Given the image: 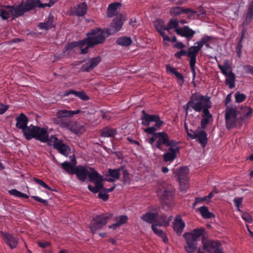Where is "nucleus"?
Wrapping results in <instances>:
<instances>
[{
  "label": "nucleus",
  "mask_w": 253,
  "mask_h": 253,
  "mask_svg": "<svg viewBox=\"0 0 253 253\" xmlns=\"http://www.w3.org/2000/svg\"><path fill=\"white\" fill-rule=\"evenodd\" d=\"M241 112H239L242 116L237 117L238 110L236 108L226 107L225 110V125L228 129L234 128L237 126H240L242 123L250 118L253 110L251 107L242 106Z\"/></svg>",
  "instance_id": "obj_1"
},
{
  "label": "nucleus",
  "mask_w": 253,
  "mask_h": 253,
  "mask_svg": "<svg viewBox=\"0 0 253 253\" xmlns=\"http://www.w3.org/2000/svg\"><path fill=\"white\" fill-rule=\"evenodd\" d=\"M157 193L163 201V208L166 211L170 210L173 205V187L170 185L163 183L159 185Z\"/></svg>",
  "instance_id": "obj_2"
},
{
  "label": "nucleus",
  "mask_w": 253,
  "mask_h": 253,
  "mask_svg": "<svg viewBox=\"0 0 253 253\" xmlns=\"http://www.w3.org/2000/svg\"><path fill=\"white\" fill-rule=\"evenodd\" d=\"M204 232V228H196L191 232L185 233L183 235L186 242L184 248L188 253H193L195 251L197 248V240L203 235Z\"/></svg>",
  "instance_id": "obj_3"
},
{
  "label": "nucleus",
  "mask_w": 253,
  "mask_h": 253,
  "mask_svg": "<svg viewBox=\"0 0 253 253\" xmlns=\"http://www.w3.org/2000/svg\"><path fill=\"white\" fill-rule=\"evenodd\" d=\"M47 137H48V133L47 128L38 126L30 125L29 129L25 132V138L27 140L35 138L42 142L45 143V141H47Z\"/></svg>",
  "instance_id": "obj_4"
},
{
  "label": "nucleus",
  "mask_w": 253,
  "mask_h": 253,
  "mask_svg": "<svg viewBox=\"0 0 253 253\" xmlns=\"http://www.w3.org/2000/svg\"><path fill=\"white\" fill-rule=\"evenodd\" d=\"M75 170L74 174H76L78 179L82 182H84L87 177L89 181H93L95 179L101 177V175L93 168L77 166Z\"/></svg>",
  "instance_id": "obj_5"
},
{
  "label": "nucleus",
  "mask_w": 253,
  "mask_h": 253,
  "mask_svg": "<svg viewBox=\"0 0 253 253\" xmlns=\"http://www.w3.org/2000/svg\"><path fill=\"white\" fill-rule=\"evenodd\" d=\"M86 36L85 39L87 41L89 46H94L103 43L105 38L109 36H107L105 29L103 30L99 28L91 30Z\"/></svg>",
  "instance_id": "obj_6"
},
{
  "label": "nucleus",
  "mask_w": 253,
  "mask_h": 253,
  "mask_svg": "<svg viewBox=\"0 0 253 253\" xmlns=\"http://www.w3.org/2000/svg\"><path fill=\"white\" fill-rule=\"evenodd\" d=\"M211 97L199 94H193L189 101V104L192 103V108L196 112H200L206 108L207 106L210 104V108L212 103L210 101Z\"/></svg>",
  "instance_id": "obj_7"
},
{
  "label": "nucleus",
  "mask_w": 253,
  "mask_h": 253,
  "mask_svg": "<svg viewBox=\"0 0 253 253\" xmlns=\"http://www.w3.org/2000/svg\"><path fill=\"white\" fill-rule=\"evenodd\" d=\"M27 12L20 4L15 7L14 6L0 5V16L2 20H6L10 16L13 15V18L23 15Z\"/></svg>",
  "instance_id": "obj_8"
},
{
  "label": "nucleus",
  "mask_w": 253,
  "mask_h": 253,
  "mask_svg": "<svg viewBox=\"0 0 253 253\" xmlns=\"http://www.w3.org/2000/svg\"><path fill=\"white\" fill-rule=\"evenodd\" d=\"M156 135L157 141L156 147L159 150H162V145L167 147H174L177 145V142L174 140H170L168 134L164 131L156 133Z\"/></svg>",
  "instance_id": "obj_9"
},
{
  "label": "nucleus",
  "mask_w": 253,
  "mask_h": 253,
  "mask_svg": "<svg viewBox=\"0 0 253 253\" xmlns=\"http://www.w3.org/2000/svg\"><path fill=\"white\" fill-rule=\"evenodd\" d=\"M111 214L106 215L104 214L97 215L93 217L90 225V229L92 233L102 228L107 223L108 220L111 217Z\"/></svg>",
  "instance_id": "obj_10"
},
{
  "label": "nucleus",
  "mask_w": 253,
  "mask_h": 253,
  "mask_svg": "<svg viewBox=\"0 0 253 253\" xmlns=\"http://www.w3.org/2000/svg\"><path fill=\"white\" fill-rule=\"evenodd\" d=\"M174 56L179 59H181L182 56H185L190 58L189 65L193 75V80H194L196 77L195 64L196 63V60L195 59L190 47L188 48L187 50H181V51L176 52Z\"/></svg>",
  "instance_id": "obj_11"
},
{
  "label": "nucleus",
  "mask_w": 253,
  "mask_h": 253,
  "mask_svg": "<svg viewBox=\"0 0 253 253\" xmlns=\"http://www.w3.org/2000/svg\"><path fill=\"white\" fill-rule=\"evenodd\" d=\"M202 244L203 249L207 252L210 253H222L223 252L222 249L220 247L221 244L219 241L211 240L205 241L203 240Z\"/></svg>",
  "instance_id": "obj_12"
},
{
  "label": "nucleus",
  "mask_w": 253,
  "mask_h": 253,
  "mask_svg": "<svg viewBox=\"0 0 253 253\" xmlns=\"http://www.w3.org/2000/svg\"><path fill=\"white\" fill-rule=\"evenodd\" d=\"M192 134H190L191 138L197 139V140L200 143L203 147H205L208 142L207 133L204 129H197L196 131H193Z\"/></svg>",
  "instance_id": "obj_13"
},
{
  "label": "nucleus",
  "mask_w": 253,
  "mask_h": 253,
  "mask_svg": "<svg viewBox=\"0 0 253 253\" xmlns=\"http://www.w3.org/2000/svg\"><path fill=\"white\" fill-rule=\"evenodd\" d=\"M16 127L22 130L25 137V132L29 129V126H27V124L29 122L28 117L24 114L21 113L16 118Z\"/></svg>",
  "instance_id": "obj_14"
},
{
  "label": "nucleus",
  "mask_w": 253,
  "mask_h": 253,
  "mask_svg": "<svg viewBox=\"0 0 253 253\" xmlns=\"http://www.w3.org/2000/svg\"><path fill=\"white\" fill-rule=\"evenodd\" d=\"M123 24V21L121 16L114 18L110 28L105 29L107 36H110L118 32L122 28Z\"/></svg>",
  "instance_id": "obj_15"
},
{
  "label": "nucleus",
  "mask_w": 253,
  "mask_h": 253,
  "mask_svg": "<svg viewBox=\"0 0 253 253\" xmlns=\"http://www.w3.org/2000/svg\"><path fill=\"white\" fill-rule=\"evenodd\" d=\"M179 148L177 146L169 147L168 151L164 154L163 160L165 162H172L177 157V154L179 152Z\"/></svg>",
  "instance_id": "obj_16"
},
{
  "label": "nucleus",
  "mask_w": 253,
  "mask_h": 253,
  "mask_svg": "<svg viewBox=\"0 0 253 253\" xmlns=\"http://www.w3.org/2000/svg\"><path fill=\"white\" fill-rule=\"evenodd\" d=\"M176 34L181 37L187 38L188 41L191 40L195 34V31L185 26L183 27H178L175 30Z\"/></svg>",
  "instance_id": "obj_17"
},
{
  "label": "nucleus",
  "mask_w": 253,
  "mask_h": 253,
  "mask_svg": "<svg viewBox=\"0 0 253 253\" xmlns=\"http://www.w3.org/2000/svg\"><path fill=\"white\" fill-rule=\"evenodd\" d=\"M101 59L100 57L97 56L91 58L88 62L82 66V71L89 72L93 70L100 62Z\"/></svg>",
  "instance_id": "obj_18"
},
{
  "label": "nucleus",
  "mask_w": 253,
  "mask_h": 253,
  "mask_svg": "<svg viewBox=\"0 0 253 253\" xmlns=\"http://www.w3.org/2000/svg\"><path fill=\"white\" fill-rule=\"evenodd\" d=\"M185 224L180 215H176L173 222V228L178 236H180Z\"/></svg>",
  "instance_id": "obj_19"
},
{
  "label": "nucleus",
  "mask_w": 253,
  "mask_h": 253,
  "mask_svg": "<svg viewBox=\"0 0 253 253\" xmlns=\"http://www.w3.org/2000/svg\"><path fill=\"white\" fill-rule=\"evenodd\" d=\"M160 119L158 115H149L146 112L145 110L142 111V115L141 119L142 120V125L144 126H148L151 122H154Z\"/></svg>",
  "instance_id": "obj_20"
},
{
  "label": "nucleus",
  "mask_w": 253,
  "mask_h": 253,
  "mask_svg": "<svg viewBox=\"0 0 253 253\" xmlns=\"http://www.w3.org/2000/svg\"><path fill=\"white\" fill-rule=\"evenodd\" d=\"M210 109V104L207 106L206 108L203 110L202 114V119L201 121V127L202 129H205L208 124L210 122V120H212V116L210 114L209 111Z\"/></svg>",
  "instance_id": "obj_21"
},
{
  "label": "nucleus",
  "mask_w": 253,
  "mask_h": 253,
  "mask_svg": "<svg viewBox=\"0 0 253 253\" xmlns=\"http://www.w3.org/2000/svg\"><path fill=\"white\" fill-rule=\"evenodd\" d=\"M66 129L70 130L75 134L82 133L84 130L83 126L79 123L71 120L69 122L68 127H67Z\"/></svg>",
  "instance_id": "obj_22"
},
{
  "label": "nucleus",
  "mask_w": 253,
  "mask_h": 253,
  "mask_svg": "<svg viewBox=\"0 0 253 253\" xmlns=\"http://www.w3.org/2000/svg\"><path fill=\"white\" fill-rule=\"evenodd\" d=\"M170 13L175 15H179L182 13H189L192 15L194 13H197L198 11L191 9L190 8H185L182 7H174L170 10Z\"/></svg>",
  "instance_id": "obj_23"
},
{
  "label": "nucleus",
  "mask_w": 253,
  "mask_h": 253,
  "mask_svg": "<svg viewBox=\"0 0 253 253\" xmlns=\"http://www.w3.org/2000/svg\"><path fill=\"white\" fill-rule=\"evenodd\" d=\"M4 241L11 249L15 248L18 244V239L9 233H2Z\"/></svg>",
  "instance_id": "obj_24"
},
{
  "label": "nucleus",
  "mask_w": 253,
  "mask_h": 253,
  "mask_svg": "<svg viewBox=\"0 0 253 253\" xmlns=\"http://www.w3.org/2000/svg\"><path fill=\"white\" fill-rule=\"evenodd\" d=\"M72 162L73 163V165L69 162H65L62 163L61 165L63 169L65 170L67 172L70 174H74L73 172H74L76 167L75 166L76 164V160L75 157H74L72 159Z\"/></svg>",
  "instance_id": "obj_25"
},
{
  "label": "nucleus",
  "mask_w": 253,
  "mask_h": 253,
  "mask_svg": "<svg viewBox=\"0 0 253 253\" xmlns=\"http://www.w3.org/2000/svg\"><path fill=\"white\" fill-rule=\"evenodd\" d=\"M179 182L182 180H187L188 169L187 167H181L176 171Z\"/></svg>",
  "instance_id": "obj_26"
},
{
  "label": "nucleus",
  "mask_w": 253,
  "mask_h": 253,
  "mask_svg": "<svg viewBox=\"0 0 253 253\" xmlns=\"http://www.w3.org/2000/svg\"><path fill=\"white\" fill-rule=\"evenodd\" d=\"M87 9V5L85 2H82L77 5L75 9V13L79 16H83L86 13Z\"/></svg>",
  "instance_id": "obj_27"
},
{
  "label": "nucleus",
  "mask_w": 253,
  "mask_h": 253,
  "mask_svg": "<svg viewBox=\"0 0 253 253\" xmlns=\"http://www.w3.org/2000/svg\"><path fill=\"white\" fill-rule=\"evenodd\" d=\"M121 4L120 2H114L110 4L107 8V16L112 17L115 15L117 9L120 8Z\"/></svg>",
  "instance_id": "obj_28"
},
{
  "label": "nucleus",
  "mask_w": 253,
  "mask_h": 253,
  "mask_svg": "<svg viewBox=\"0 0 253 253\" xmlns=\"http://www.w3.org/2000/svg\"><path fill=\"white\" fill-rule=\"evenodd\" d=\"M227 77L225 80V84L228 86L229 88H233L235 86V75L232 72V70L227 72L226 75H224Z\"/></svg>",
  "instance_id": "obj_29"
},
{
  "label": "nucleus",
  "mask_w": 253,
  "mask_h": 253,
  "mask_svg": "<svg viewBox=\"0 0 253 253\" xmlns=\"http://www.w3.org/2000/svg\"><path fill=\"white\" fill-rule=\"evenodd\" d=\"M55 148L62 154L65 156H68L70 153V148L65 143H63L62 140H60L58 145H56Z\"/></svg>",
  "instance_id": "obj_30"
},
{
  "label": "nucleus",
  "mask_w": 253,
  "mask_h": 253,
  "mask_svg": "<svg viewBox=\"0 0 253 253\" xmlns=\"http://www.w3.org/2000/svg\"><path fill=\"white\" fill-rule=\"evenodd\" d=\"M157 212H146L141 216V218L144 221L149 223H155Z\"/></svg>",
  "instance_id": "obj_31"
},
{
  "label": "nucleus",
  "mask_w": 253,
  "mask_h": 253,
  "mask_svg": "<svg viewBox=\"0 0 253 253\" xmlns=\"http://www.w3.org/2000/svg\"><path fill=\"white\" fill-rule=\"evenodd\" d=\"M38 2L39 1L37 0H26L25 1H22L21 4L28 12L37 7Z\"/></svg>",
  "instance_id": "obj_32"
},
{
  "label": "nucleus",
  "mask_w": 253,
  "mask_h": 253,
  "mask_svg": "<svg viewBox=\"0 0 253 253\" xmlns=\"http://www.w3.org/2000/svg\"><path fill=\"white\" fill-rule=\"evenodd\" d=\"M117 134L116 129L112 128L109 127H105L100 130V135L102 137H114Z\"/></svg>",
  "instance_id": "obj_33"
},
{
  "label": "nucleus",
  "mask_w": 253,
  "mask_h": 253,
  "mask_svg": "<svg viewBox=\"0 0 253 253\" xmlns=\"http://www.w3.org/2000/svg\"><path fill=\"white\" fill-rule=\"evenodd\" d=\"M52 121L55 124L59 126L62 128H66L70 120L64 118H60L56 116L52 119Z\"/></svg>",
  "instance_id": "obj_34"
},
{
  "label": "nucleus",
  "mask_w": 253,
  "mask_h": 253,
  "mask_svg": "<svg viewBox=\"0 0 253 253\" xmlns=\"http://www.w3.org/2000/svg\"><path fill=\"white\" fill-rule=\"evenodd\" d=\"M53 22V16L50 14L48 16V20L44 23H40L39 24V27L41 29L48 30L54 27Z\"/></svg>",
  "instance_id": "obj_35"
},
{
  "label": "nucleus",
  "mask_w": 253,
  "mask_h": 253,
  "mask_svg": "<svg viewBox=\"0 0 253 253\" xmlns=\"http://www.w3.org/2000/svg\"><path fill=\"white\" fill-rule=\"evenodd\" d=\"M151 228L155 234L161 237L165 243H167L168 242L166 234L163 232V230L157 228V226H156V225H154V224H152Z\"/></svg>",
  "instance_id": "obj_36"
},
{
  "label": "nucleus",
  "mask_w": 253,
  "mask_h": 253,
  "mask_svg": "<svg viewBox=\"0 0 253 253\" xmlns=\"http://www.w3.org/2000/svg\"><path fill=\"white\" fill-rule=\"evenodd\" d=\"M253 18V0L249 4L248 12L247 13L245 21L243 22V25H247L251 22Z\"/></svg>",
  "instance_id": "obj_37"
},
{
  "label": "nucleus",
  "mask_w": 253,
  "mask_h": 253,
  "mask_svg": "<svg viewBox=\"0 0 253 253\" xmlns=\"http://www.w3.org/2000/svg\"><path fill=\"white\" fill-rule=\"evenodd\" d=\"M198 211L201 214L204 218H211L214 217V214L209 211L208 208L205 206L201 207L198 209Z\"/></svg>",
  "instance_id": "obj_38"
},
{
  "label": "nucleus",
  "mask_w": 253,
  "mask_h": 253,
  "mask_svg": "<svg viewBox=\"0 0 253 253\" xmlns=\"http://www.w3.org/2000/svg\"><path fill=\"white\" fill-rule=\"evenodd\" d=\"M116 42L117 44L125 46H129L132 43L131 39L127 37H122L119 38L117 39Z\"/></svg>",
  "instance_id": "obj_39"
},
{
  "label": "nucleus",
  "mask_w": 253,
  "mask_h": 253,
  "mask_svg": "<svg viewBox=\"0 0 253 253\" xmlns=\"http://www.w3.org/2000/svg\"><path fill=\"white\" fill-rule=\"evenodd\" d=\"M196 44H197V45L191 46L190 47V48L192 52V54L195 59L196 60V56L198 54L199 51L202 49V48L204 46V44L201 41V40L197 42Z\"/></svg>",
  "instance_id": "obj_40"
},
{
  "label": "nucleus",
  "mask_w": 253,
  "mask_h": 253,
  "mask_svg": "<svg viewBox=\"0 0 253 253\" xmlns=\"http://www.w3.org/2000/svg\"><path fill=\"white\" fill-rule=\"evenodd\" d=\"M166 70L167 72L174 75L177 79L181 80L182 82L184 81V77L183 75L179 72H177L176 69L173 67L167 65H166Z\"/></svg>",
  "instance_id": "obj_41"
},
{
  "label": "nucleus",
  "mask_w": 253,
  "mask_h": 253,
  "mask_svg": "<svg viewBox=\"0 0 253 253\" xmlns=\"http://www.w3.org/2000/svg\"><path fill=\"white\" fill-rule=\"evenodd\" d=\"M123 170V167H121L118 169H109V175L115 179L118 180L120 178L121 172Z\"/></svg>",
  "instance_id": "obj_42"
},
{
  "label": "nucleus",
  "mask_w": 253,
  "mask_h": 253,
  "mask_svg": "<svg viewBox=\"0 0 253 253\" xmlns=\"http://www.w3.org/2000/svg\"><path fill=\"white\" fill-rule=\"evenodd\" d=\"M166 219L167 216L165 214H159L157 212V216L156 218V223L153 224L156 225V226H165Z\"/></svg>",
  "instance_id": "obj_43"
},
{
  "label": "nucleus",
  "mask_w": 253,
  "mask_h": 253,
  "mask_svg": "<svg viewBox=\"0 0 253 253\" xmlns=\"http://www.w3.org/2000/svg\"><path fill=\"white\" fill-rule=\"evenodd\" d=\"M87 41L85 39L80 41L79 47L81 48V54H86L88 52V48L93 47L94 46H89Z\"/></svg>",
  "instance_id": "obj_44"
},
{
  "label": "nucleus",
  "mask_w": 253,
  "mask_h": 253,
  "mask_svg": "<svg viewBox=\"0 0 253 253\" xmlns=\"http://www.w3.org/2000/svg\"><path fill=\"white\" fill-rule=\"evenodd\" d=\"M218 67L223 75H226L227 72H228L230 70H232L228 60H225L223 61V66L218 64Z\"/></svg>",
  "instance_id": "obj_45"
},
{
  "label": "nucleus",
  "mask_w": 253,
  "mask_h": 253,
  "mask_svg": "<svg viewBox=\"0 0 253 253\" xmlns=\"http://www.w3.org/2000/svg\"><path fill=\"white\" fill-rule=\"evenodd\" d=\"M8 192L10 195L13 196L15 197L26 199L29 198V196L28 195L22 193L15 189L9 190Z\"/></svg>",
  "instance_id": "obj_46"
},
{
  "label": "nucleus",
  "mask_w": 253,
  "mask_h": 253,
  "mask_svg": "<svg viewBox=\"0 0 253 253\" xmlns=\"http://www.w3.org/2000/svg\"><path fill=\"white\" fill-rule=\"evenodd\" d=\"M56 116L66 119L67 118L72 117L71 110H59L56 113Z\"/></svg>",
  "instance_id": "obj_47"
},
{
  "label": "nucleus",
  "mask_w": 253,
  "mask_h": 253,
  "mask_svg": "<svg viewBox=\"0 0 253 253\" xmlns=\"http://www.w3.org/2000/svg\"><path fill=\"white\" fill-rule=\"evenodd\" d=\"M60 140H58L57 137L54 135H51L50 138L49 136L47 138V141H45L48 145L50 146H53L54 148H55L56 145L58 144V142Z\"/></svg>",
  "instance_id": "obj_48"
},
{
  "label": "nucleus",
  "mask_w": 253,
  "mask_h": 253,
  "mask_svg": "<svg viewBox=\"0 0 253 253\" xmlns=\"http://www.w3.org/2000/svg\"><path fill=\"white\" fill-rule=\"evenodd\" d=\"M235 101L236 102L240 103L243 102L246 98V96L244 93H241L237 91L235 94Z\"/></svg>",
  "instance_id": "obj_49"
},
{
  "label": "nucleus",
  "mask_w": 253,
  "mask_h": 253,
  "mask_svg": "<svg viewBox=\"0 0 253 253\" xmlns=\"http://www.w3.org/2000/svg\"><path fill=\"white\" fill-rule=\"evenodd\" d=\"M102 176L98 179H95L93 181H90L91 182H94L95 184V187L98 190V191L100 190H102V192H103V187L102 183H101Z\"/></svg>",
  "instance_id": "obj_50"
},
{
  "label": "nucleus",
  "mask_w": 253,
  "mask_h": 253,
  "mask_svg": "<svg viewBox=\"0 0 253 253\" xmlns=\"http://www.w3.org/2000/svg\"><path fill=\"white\" fill-rule=\"evenodd\" d=\"M121 172L123 174V181L125 184L127 183L130 181V178L128 171L123 167V170Z\"/></svg>",
  "instance_id": "obj_51"
},
{
  "label": "nucleus",
  "mask_w": 253,
  "mask_h": 253,
  "mask_svg": "<svg viewBox=\"0 0 253 253\" xmlns=\"http://www.w3.org/2000/svg\"><path fill=\"white\" fill-rule=\"evenodd\" d=\"M242 40H240L237 43L236 48V51L237 53V56L240 58L242 54V48L243 47L242 45Z\"/></svg>",
  "instance_id": "obj_52"
},
{
  "label": "nucleus",
  "mask_w": 253,
  "mask_h": 253,
  "mask_svg": "<svg viewBox=\"0 0 253 253\" xmlns=\"http://www.w3.org/2000/svg\"><path fill=\"white\" fill-rule=\"evenodd\" d=\"M80 44V41L78 42H74L71 43H69L66 46V48L67 50H70L73 49L75 47H79V45Z\"/></svg>",
  "instance_id": "obj_53"
},
{
  "label": "nucleus",
  "mask_w": 253,
  "mask_h": 253,
  "mask_svg": "<svg viewBox=\"0 0 253 253\" xmlns=\"http://www.w3.org/2000/svg\"><path fill=\"white\" fill-rule=\"evenodd\" d=\"M169 24L175 30L177 29L178 26V22L175 18H171L169 22Z\"/></svg>",
  "instance_id": "obj_54"
},
{
  "label": "nucleus",
  "mask_w": 253,
  "mask_h": 253,
  "mask_svg": "<svg viewBox=\"0 0 253 253\" xmlns=\"http://www.w3.org/2000/svg\"><path fill=\"white\" fill-rule=\"evenodd\" d=\"M98 197L102 200L103 201H107L109 198V195L107 194V193L106 192H100L98 194Z\"/></svg>",
  "instance_id": "obj_55"
},
{
  "label": "nucleus",
  "mask_w": 253,
  "mask_h": 253,
  "mask_svg": "<svg viewBox=\"0 0 253 253\" xmlns=\"http://www.w3.org/2000/svg\"><path fill=\"white\" fill-rule=\"evenodd\" d=\"M186 180H182L181 182H179L180 185V188L182 192H185L188 188V184L186 182Z\"/></svg>",
  "instance_id": "obj_56"
},
{
  "label": "nucleus",
  "mask_w": 253,
  "mask_h": 253,
  "mask_svg": "<svg viewBox=\"0 0 253 253\" xmlns=\"http://www.w3.org/2000/svg\"><path fill=\"white\" fill-rule=\"evenodd\" d=\"M242 218L244 220L248 222V223H252L253 221V218L249 213L247 212L244 213L242 214Z\"/></svg>",
  "instance_id": "obj_57"
},
{
  "label": "nucleus",
  "mask_w": 253,
  "mask_h": 253,
  "mask_svg": "<svg viewBox=\"0 0 253 253\" xmlns=\"http://www.w3.org/2000/svg\"><path fill=\"white\" fill-rule=\"evenodd\" d=\"M31 198H32L33 199H34L35 200L38 202L42 203L45 206L48 205V201L46 200L42 199L40 197L36 196H31Z\"/></svg>",
  "instance_id": "obj_58"
},
{
  "label": "nucleus",
  "mask_w": 253,
  "mask_h": 253,
  "mask_svg": "<svg viewBox=\"0 0 253 253\" xmlns=\"http://www.w3.org/2000/svg\"><path fill=\"white\" fill-rule=\"evenodd\" d=\"M78 97L82 99L83 100H88L89 99V97L86 95V94L84 91H79L78 93Z\"/></svg>",
  "instance_id": "obj_59"
},
{
  "label": "nucleus",
  "mask_w": 253,
  "mask_h": 253,
  "mask_svg": "<svg viewBox=\"0 0 253 253\" xmlns=\"http://www.w3.org/2000/svg\"><path fill=\"white\" fill-rule=\"evenodd\" d=\"M156 131V128H155L154 127H148L144 129V131L148 134L154 135L155 134H156L157 132L155 131Z\"/></svg>",
  "instance_id": "obj_60"
},
{
  "label": "nucleus",
  "mask_w": 253,
  "mask_h": 253,
  "mask_svg": "<svg viewBox=\"0 0 253 253\" xmlns=\"http://www.w3.org/2000/svg\"><path fill=\"white\" fill-rule=\"evenodd\" d=\"M162 21H158V23L155 24V28L158 32L164 30V26L163 25Z\"/></svg>",
  "instance_id": "obj_61"
},
{
  "label": "nucleus",
  "mask_w": 253,
  "mask_h": 253,
  "mask_svg": "<svg viewBox=\"0 0 253 253\" xmlns=\"http://www.w3.org/2000/svg\"><path fill=\"white\" fill-rule=\"evenodd\" d=\"M33 180L37 184H39L41 186L45 188L48 187V185L42 180L39 179L37 178L34 177Z\"/></svg>",
  "instance_id": "obj_62"
},
{
  "label": "nucleus",
  "mask_w": 253,
  "mask_h": 253,
  "mask_svg": "<svg viewBox=\"0 0 253 253\" xmlns=\"http://www.w3.org/2000/svg\"><path fill=\"white\" fill-rule=\"evenodd\" d=\"M207 200V197L206 196L203 197H196L195 199V202L193 204V207L196 206V205L200 202H203Z\"/></svg>",
  "instance_id": "obj_63"
},
{
  "label": "nucleus",
  "mask_w": 253,
  "mask_h": 253,
  "mask_svg": "<svg viewBox=\"0 0 253 253\" xmlns=\"http://www.w3.org/2000/svg\"><path fill=\"white\" fill-rule=\"evenodd\" d=\"M213 39V37L210 36H205L202 37L201 39V41L203 42V43L206 44L208 43L209 41Z\"/></svg>",
  "instance_id": "obj_64"
}]
</instances>
